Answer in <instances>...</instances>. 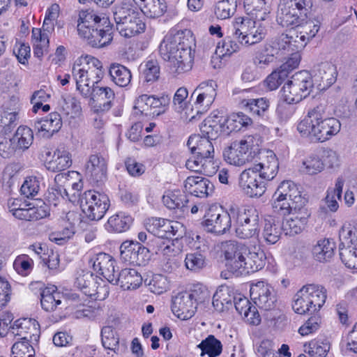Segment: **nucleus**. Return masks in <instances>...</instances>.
<instances>
[{"mask_svg":"<svg viewBox=\"0 0 357 357\" xmlns=\"http://www.w3.org/2000/svg\"><path fill=\"white\" fill-rule=\"evenodd\" d=\"M304 169L303 172L309 174H316L324 169V163L319 156L312 155L303 161Z\"/></svg>","mask_w":357,"mask_h":357,"instance_id":"obj_63","label":"nucleus"},{"mask_svg":"<svg viewBox=\"0 0 357 357\" xmlns=\"http://www.w3.org/2000/svg\"><path fill=\"white\" fill-rule=\"evenodd\" d=\"M282 227L275 224L273 219L266 220L263 231V236L266 242L269 244L277 243L281 235Z\"/></svg>","mask_w":357,"mask_h":357,"instance_id":"obj_53","label":"nucleus"},{"mask_svg":"<svg viewBox=\"0 0 357 357\" xmlns=\"http://www.w3.org/2000/svg\"><path fill=\"white\" fill-rule=\"evenodd\" d=\"M326 105L319 104L310 109L305 117L301 120L297 130L305 137L312 142H324L337 135L341 129L340 121L326 116Z\"/></svg>","mask_w":357,"mask_h":357,"instance_id":"obj_2","label":"nucleus"},{"mask_svg":"<svg viewBox=\"0 0 357 357\" xmlns=\"http://www.w3.org/2000/svg\"><path fill=\"white\" fill-rule=\"evenodd\" d=\"M169 102L170 97L168 95H162L158 98L155 96L143 94L137 99L134 109H139L146 116H159L165 112V108Z\"/></svg>","mask_w":357,"mask_h":357,"instance_id":"obj_10","label":"nucleus"},{"mask_svg":"<svg viewBox=\"0 0 357 357\" xmlns=\"http://www.w3.org/2000/svg\"><path fill=\"white\" fill-rule=\"evenodd\" d=\"M74 284L85 295L91 298L94 297L96 300H104L109 294L108 287L97 286L96 278L89 271L79 274Z\"/></svg>","mask_w":357,"mask_h":357,"instance_id":"obj_11","label":"nucleus"},{"mask_svg":"<svg viewBox=\"0 0 357 357\" xmlns=\"http://www.w3.org/2000/svg\"><path fill=\"white\" fill-rule=\"evenodd\" d=\"M81 60L75 62L72 68V75L76 82L77 90L79 91L82 96L88 98L91 93L92 86L89 85V76L91 75L90 68L86 69L85 66L81 68Z\"/></svg>","mask_w":357,"mask_h":357,"instance_id":"obj_22","label":"nucleus"},{"mask_svg":"<svg viewBox=\"0 0 357 357\" xmlns=\"http://www.w3.org/2000/svg\"><path fill=\"white\" fill-rule=\"evenodd\" d=\"M142 283V277L134 268H124L116 274L113 284H120L124 290L135 289Z\"/></svg>","mask_w":357,"mask_h":357,"instance_id":"obj_26","label":"nucleus"},{"mask_svg":"<svg viewBox=\"0 0 357 357\" xmlns=\"http://www.w3.org/2000/svg\"><path fill=\"white\" fill-rule=\"evenodd\" d=\"M162 202L169 209L178 208L184 212L188 200L185 195L180 192H174L167 195H164L162 197Z\"/></svg>","mask_w":357,"mask_h":357,"instance_id":"obj_50","label":"nucleus"},{"mask_svg":"<svg viewBox=\"0 0 357 357\" xmlns=\"http://www.w3.org/2000/svg\"><path fill=\"white\" fill-rule=\"evenodd\" d=\"M236 236L242 239H248L258 236L259 232V218L252 217L250 222L234 224Z\"/></svg>","mask_w":357,"mask_h":357,"instance_id":"obj_41","label":"nucleus"},{"mask_svg":"<svg viewBox=\"0 0 357 357\" xmlns=\"http://www.w3.org/2000/svg\"><path fill=\"white\" fill-rule=\"evenodd\" d=\"M287 77V74L279 68L266 77L264 83L269 90L273 91L278 89Z\"/></svg>","mask_w":357,"mask_h":357,"instance_id":"obj_64","label":"nucleus"},{"mask_svg":"<svg viewBox=\"0 0 357 357\" xmlns=\"http://www.w3.org/2000/svg\"><path fill=\"white\" fill-rule=\"evenodd\" d=\"M144 82L153 83L160 77V66L156 61L150 60L139 66Z\"/></svg>","mask_w":357,"mask_h":357,"instance_id":"obj_47","label":"nucleus"},{"mask_svg":"<svg viewBox=\"0 0 357 357\" xmlns=\"http://www.w3.org/2000/svg\"><path fill=\"white\" fill-rule=\"evenodd\" d=\"M311 75L317 89L324 91L335 82L337 71L334 64L325 61L315 65L312 70Z\"/></svg>","mask_w":357,"mask_h":357,"instance_id":"obj_14","label":"nucleus"},{"mask_svg":"<svg viewBox=\"0 0 357 357\" xmlns=\"http://www.w3.org/2000/svg\"><path fill=\"white\" fill-rule=\"evenodd\" d=\"M39 328V324L36 319L24 318L16 320L9 329L15 336L20 337L21 340L23 337L27 336L30 340L37 342L40 337Z\"/></svg>","mask_w":357,"mask_h":357,"instance_id":"obj_18","label":"nucleus"},{"mask_svg":"<svg viewBox=\"0 0 357 357\" xmlns=\"http://www.w3.org/2000/svg\"><path fill=\"white\" fill-rule=\"evenodd\" d=\"M206 257L199 251L186 255L185 265L188 270L197 272L206 266Z\"/></svg>","mask_w":357,"mask_h":357,"instance_id":"obj_55","label":"nucleus"},{"mask_svg":"<svg viewBox=\"0 0 357 357\" xmlns=\"http://www.w3.org/2000/svg\"><path fill=\"white\" fill-rule=\"evenodd\" d=\"M335 243L329 239H321L313 246L312 253L313 258L321 263L329 261L334 255Z\"/></svg>","mask_w":357,"mask_h":357,"instance_id":"obj_32","label":"nucleus"},{"mask_svg":"<svg viewBox=\"0 0 357 357\" xmlns=\"http://www.w3.org/2000/svg\"><path fill=\"white\" fill-rule=\"evenodd\" d=\"M184 188L190 194L197 197H207L214 190L213 184L201 176H188L185 181Z\"/></svg>","mask_w":357,"mask_h":357,"instance_id":"obj_20","label":"nucleus"},{"mask_svg":"<svg viewBox=\"0 0 357 357\" xmlns=\"http://www.w3.org/2000/svg\"><path fill=\"white\" fill-rule=\"evenodd\" d=\"M201 137L210 140L217 139L220 132L223 133L221 116H214L206 119L200 126Z\"/></svg>","mask_w":357,"mask_h":357,"instance_id":"obj_33","label":"nucleus"},{"mask_svg":"<svg viewBox=\"0 0 357 357\" xmlns=\"http://www.w3.org/2000/svg\"><path fill=\"white\" fill-rule=\"evenodd\" d=\"M344 183V179L342 177H338L335 182V188L331 192L328 191L326 201L328 207L333 212L336 211L338 208V204L335 197L337 199H341Z\"/></svg>","mask_w":357,"mask_h":357,"instance_id":"obj_56","label":"nucleus"},{"mask_svg":"<svg viewBox=\"0 0 357 357\" xmlns=\"http://www.w3.org/2000/svg\"><path fill=\"white\" fill-rule=\"evenodd\" d=\"M140 1L144 3L143 6L141 7V10L147 17L158 18L167 10V4L165 0H144Z\"/></svg>","mask_w":357,"mask_h":357,"instance_id":"obj_35","label":"nucleus"},{"mask_svg":"<svg viewBox=\"0 0 357 357\" xmlns=\"http://www.w3.org/2000/svg\"><path fill=\"white\" fill-rule=\"evenodd\" d=\"M313 6L312 0H280L276 20L282 27L298 26L307 18Z\"/></svg>","mask_w":357,"mask_h":357,"instance_id":"obj_4","label":"nucleus"},{"mask_svg":"<svg viewBox=\"0 0 357 357\" xmlns=\"http://www.w3.org/2000/svg\"><path fill=\"white\" fill-rule=\"evenodd\" d=\"M291 80L303 91L304 98L310 95L314 84L311 73L306 70L296 73L291 76Z\"/></svg>","mask_w":357,"mask_h":357,"instance_id":"obj_43","label":"nucleus"},{"mask_svg":"<svg viewBox=\"0 0 357 357\" xmlns=\"http://www.w3.org/2000/svg\"><path fill=\"white\" fill-rule=\"evenodd\" d=\"M62 126L61 115L58 112H52L45 119L35 123V128L39 132H43V137L50 138L57 132Z\"/></svg>","mask_w":357,"mask_h":357,"instance_id":"obj_27","label":"nucleus"},{"mask_svg":"<svg viewBox=\"0 0 357 357\" xmlns=\"http://www.w3.org/2000/svg\"><path fill=\"white\" fill-rule=\"evenodd\" d=\"M185 166L191 171L206 176H211L216 172L215 166L211 160L202 158L197 155H195L194 159L188 160Z\"/></svg>","mask_w":357,"mask_h":357,"instance_id":"obj_36","label":"nucleus"},{"mask_svg":"<svg viewBox=\"0 0 357 357\" xmlns=\"http://www.w3.org/2000/svg\"><path fill=\"white\" fill-rule=\"evenodd\" d=\"M266 255L263 250L258 249L251 251L247 248V253L242 266L243 273L256 272L261 269L266 264Z\"/></svg>","mask_w":357,"mask_h":357,"instance_id":"obj_28","label":"nucleus"},{"mask_svg":"<svg viewBox=\"0 0 357 357\" xmlns=\"http://www.w3.org/2000/svg\"><path fill=\"white\" fill-rule=\"evenodd\" d=\"M80 207L91 220H101L110 206L108 196L95 190H86L80 195Z\"/></svg>","mask_w":357,"mask_h":357,"instance_id":"obj_5","label":"nucleus"},{"mask_svg":"<svg viewBox=\"0 0 357 357\" xmlns=\"http://www.w3.org/2000/svg\"><path fill=\"white\" fill-rule=\"evenodd\" d=\"M271 205L273 213L282 217L290 215L294 212H297L306 206H297L298 204L293 203V201L275 195H273Z\"/></svg>","mask_w":357,"mask_h":357,"instance_id":"obj_30","label":"nucleus"},{"mask_svg":"<svg viewBox=\"0 0 357 357\" xmlns=\"http://www.w3.org/2000/svg\"><path fill=\"white\" fill-rule=\"evenodd\" d=\"M187 146L195 155L213 161L214 148L211 140L201 137L200 135H194L189 137Z\"/></svg>","mask_w":357,"mask_h":357,"instance_id":"obj_21","label":"nucleus"},{"mask_svg":"<svg viewBox=\"0 0 357 357\" xmlns=\"http://www.w3.org/2000/svg\"><path fill=\"white\" fill-rule=\"evenodd\" d=\"M19 117L10 115L0 110V133L7 135L17 126Z\"/></svg>","mask_w":357,"mask_h":357,"instance_id":"obj_62","label":"nucleus"},{"mask_svg":"<svg viewBox=\"0 0 357 357\" xmlns=\"http://www.w3.org/2000/svg\"><path fill=\"white\" fill-rule=\"evenodd\" d=\"M231 219L234 220V224L248 223L252 218H259L258 211L253 206L238 207L231 206L229 208Z\"/></svg>","mask_w":357,"mask_h":357,"instance_id":"obj_38","label":"nucleus"},{"mask_svg":"<svg viewBox=\"0 0 357 357\" xmlns=\"http://www.w3.org/2000/svg\"><path fill=\"white\" fill-rule=\"evenodd\" d=\"M56 158L48 163L47 169L52 172H61L72 165L71 155L65 150H57L54 153Z\"/></svg>","mask_w":357,"mask_h":357,"instance_id":"obj_46","label":"nucleus"},{"mask_svg":"<svg viewBox=\"0 0 357 357\" xmlns=\"http://www.w3.org/2000/svg\"><path fill=\"white\" fill-rule=\"evenodd\" d=\"M197 347L201 349V356L208 355V357H218L222 351V344L213 335H208L203 340Z\"/></svg>","mask_w":357,"mask_h":357,"instance_id":"obj_39","label":"nucleus"},{"mask_svg":"<svg viewBox=\"0 0 357 357\" xmlns=\"http://www.w3.org/2000/svg\"><path fill=\"white\" fill-rule=\"evenodd\" d=\"M292 216L282 222V229L286 235L294 236L301 233L307 225L310 213L306 207L291 213Z\"/></svg>","mask_w":357,"mask_h":357,"instance_id":"obj_19","label":"nucleus"},{"mask_svg":"<svg viewBox=\"0 0 357 357\" xmlns=\"http://www.w3.org/2000/svg\"><path fill=\"white\" fill-rule=\"evenodd\" d=\"M33 261L27 255H21L13 262L15 270L20 275H27L33 268Z\"/></svg>","mask_w":357,"mask_h":357,"instance_id":"obj_61","label":"nucleus"},{"mask_svg":"<svg viewBox=\"0 0 357 357\" xmlns=\"http://www.w3.org/2000/svg\"><path fill=\"white\" fill-rule=\"evenodd\" d=\"M137 249V242L132 241L123 242L120 246L122 261L135 265Z\"/></svg>","mask_w":357,"mask_h":357,"instance_id":"obj_59","label":"nucleus"},{"mask_svg":"<svg viewBox=\"0 0 357 357\" xmlns=\"http://www.w3.org/2000/svg\"><path fill=\"white\" fill-rule=\"evenodd\" d=\"M114 96V91L109 87L98 86L94 84L92 86L90 95L91 99L93 101L105 100L102 103L100 102L99 108L101 111H108L111 108Z\"/></svg>","mask_w":357,"mask_h":357,"instance_id":"obj_31","label":"nucleus"},{"mask_svg":"<svg viewBox=\"0 0 357 357\" xmlns=\"http://www.w3.org/2000/svg\"><path fill=\"white\" fill-rule=\"evenodd\" d=\"M29 337L24 336L21 341L16 342L11 348L13 357L35 356V350Z\"/></svg>","mask_w":357,"mask_h":357,"instance_id":"obj_48","label":"nucleus"},{"mask_svg":"<svg viewBox=\"0 0 357 357\" xmlns=\"http://www.w3.org/2000/svg\"><path fill=\"white\" fill-rule=\"evenodd\" d=\"M305 352L310 357H326L330 351V344L326 341L312 340L305 344Z\"/></svg>","mask_w":357,"mask_h":357,"instance_id":"obj_51","label":"nucleus"},{"mask_svg":"<svg viewBox=\"0 0 357 357\" xmlns=\"http://www.w3.org/2000/svg\"><path fill=\"white\" fill-rule=\"evenodd\" d=\"M250 297L254 303L261 309L270 310L275 307L277 296L272 287L260 281L250 287Z\"/></svg>","mask_w":357,"mask_h":357,"instance_id":"obj_13","label":"nucleus"},{"mask_svg":"<svg viewBox=\"0 0 357 357\" xmlns=\"http://www.w3.org/2000/svg\"><path fill=\"white\" fill-rule=\"evenodd\" d=\"M281 91L284 101L289 104L298 103L305 98L303 91L291 79L283 86Z\"/></svg>","mask_w":357,"mask_h":357,"instance_id":"obj_49","label":"nucleus"},{"mask_svg":"<svg viewBox=\"0 0 357 357\" xmlns=\"http://www.w3.org/2000/svg\"><path fill=\"white\" fill-rule=\"evenodd\" d=\"M56 287L52 286L46 287L40 293V304L42 308L46 312L54 311L57 305L61 303L60 294L56 292Z\"/></svg>","mask_w":357,"mask_h":357,"instance_id":"obj_34","label":"nucleus"},{"mask_svg":"<svg viewBox=\"0 0 357 357\" xmlns=\"http://www.w3.org/2000/svg\"><path fill=\"white\" fill-rule=\"evenodd\" d=\"M107 162L99 154L91 155L86 165V175L97 185L102 184L107 178Z\"/></svg>","mask_w":357,"mask_h":357,"instance_id":"obj_16","label":"nucleus"},{"mask_svg":"<svg viewBox=\"0 0 357 357\" xmlns=\"http://www.w3.org/2000/svg\"><path fill=\"white\" fill-rule=\"evenodd\" d=\"M276 57L275 50L266 43L261 50L257 52L253 59V63L257 67L264 68L274 62Z\"/></svg>","mask_w":357,"mask_h":357,"instance_id":"obj_45","label":"nucleus"},{"mask_svg":"<svg viewBox=\"0 0 357 357\" xmlns=\"http://www.w3.org/2000/svg\"><path fill=\"white\" fill-rule=\"evenodd\" d=\"M296 26L297 35L294 40L296 44L294 45L297 50H301L305 47L307 43L312 40L320 29L321 22L317 19L307 20Z\"/></svg>","mask_w":357,"mask_h":357,"instance_id":"obj_15","label":"nucleus"},{"mask_svg":"<svg viewBox=\"0 0 357 357\" xmlns=\"http://www.w3.org/2000/svg\"><path fill=\"white\" fill-rule=\"evenodd\" d=\"M340 257L345 266L357 269V234L349 227L343 226L339 232Z\"/></svg>","mask_w":357,"mask_h":357,"instance_id":"obj_6","label":"nucleus"},{"mask_svg":"<svg viewBox=\"0 0 357 357\" xmlns=\"http://www.w3.org/2000/svg\"><path fill=\"white\" fill-rule=\"evenodd\" d=\"M258 174L252 167L243 171L238 178V186L242 192L250 197H259L266 191L264 181H259Z\"/></svg>","mask_w":357,"mask_h":357,"instance_id":"obj_12","label":"nucleus"},{"mask_svg":"<svg viewBox=\"0 0 357 357\" xmlns=\"http://www.w3.org/2000/svg\"><path fill=\"white\" fill-rule=\"evenodd\" d=\"M146 25L142 20L138 17V13L131 16V18L116 25V30L121 36L125 38H131L145 31Z\"/></svg>","mask_w":357,"mask_h":357,"instance_id":"obj_29","label":"nucleus"},{"mask_svg":"<svg viewBox=\"0 0 357 357\" xmlns=\"http://www.w3.org/2000/svg\"><path fill=\"white\" fill-rule=\"evenodd\" d=\"M100 22L95 23L93 28L85 30L79 36L92 47H104L109 45L113 40L114 27L109 19L103 17L102 22Z\"/></svg>","mask_w":357,"mask_h":357,"instance_id":"obj_7","label":"nucleus"},{"mask_svg":"<svg viewBox=\"0 0 357 357\" xmlns=\"http://www.w3.org/2000/svg\"><path fill=\"white\" fill-rule=\"evenodd\" d=\"M217 86V84L214 81L210 80L201 83L195 90V92H201L204 95V98H205V108L208 107L213 102L216 96Z\"/></svg>","mask_w":357,"mask_h":357,"instance_id":"obj_57","label":"nucleus"},{"mask_svg":"<svg viewBox=\"0 0 357 357\" xmlns=\"http://www.w3.org/2000/svg\"><path fill=\"white\" fill-rule=\"evenodd\" d=\"M33 133L27 126H20L17 129L13 138L10 139V144H16V148L26 150L32 144Z\"/></svg>","mask_w":357,"mask_h":357,"instance_id":"obj_37","label":"nucleus"},{"mask_svg":"<svg viewBox=\"0 0 357 357\" xmlns=\"http://www.w3.org/2000/svg\"><path fill=\"white\" fill-rule=\"evenodd\" d=\"M132 218L130 215H125L122 213L111 216L108 221V226L116 232H123L129 229Z\"/></svg>","mask_w":357,"mask_h":357,"instance_id":"obj_54","label":"nucleus"},{"mask_svg":"<svg viewBox=\"0 0 357 357\" xmlns=\"http://www.w3.org/2000/svg\"><path fill=\"white\" fill-rule=\"evenodd\" d=\"M138 13L135 9L131 8L130 5L123 3L120 6H115L114 8L113 14L114 19L116 22V26L123 23L126 20L131 18V16H134Z\"/></svg>","mask_w":357,"mask_h":357,"instance_id":"obj_60","label":"nucleus"},{"mask_svg":"<svg viewBox=\"0 0 357 357\" xmlns=\"http://www.w3.org/2000/svg\"><path fill=\"white\" fill-rule=\"evenodd\" d=\"M266 162L255 165L252 168L259 174V179L271 181L275 178L279 167L278 160L272 151H267Z\"/></svg>","mask_w":357,"mask_h":357,"instance_id":"obj_25","label":"nucleus"},{"mask_svg":"<svg viewBox=\"0 0 357 357\" xmlns=\"http://www.w3.org/2000/svg\"><path fill=\"white\" fill-rule=\"evenodd\" d=\"M102 17L96 15L93 10H81L79 13L77 29L78 35H82L85 30H89L95 26L94 24H100Z\"/></svg>","mask_w":357,"mask_h":357,"instance_id":"obj_42","label":"nucleus"},{"mask_svg":"<svg viewBox=\"0 0 357 357\" xmlns=\"http://www.w3.org/2000/svg\"><path fill=\"white\" fill-rule=\"evenodd\" d=\"M326 290L319 284H307L293 298L292 308L297 314H313L319 311L326 299Z\"/></svg>","mask_w":357,"mask_h":357,"instance_id":"obj_3","label":"nucleus"},{"mask_svg":"<svg viewBox=\"0 0 357 357\" xmlns=\"http://www.w3.org/2000/svg\"><path fill=\"white\" fill-rule=\"evenodd\" d=\"M245 109L258 116H264L269 107V100L265 98L250 99L245 104Z\"/></svg>","mask_w":357,"mask_h":357,"instance_id":"obj_58","label":"nucleus"},{"mask_svg":"<svg viewBox=\"0 0 357 357\" xmlns=\"http://www.w3.org/2000/svg\"><path fill=\"white\" fill-rule=\"evenodd\" d=\"M101 340L102 346L116 352L119 349V337L112 326H104L101 330Z\"/></svg>","mask_w":357,"mask_h":357,"instance_id":"obj_52","label":"nucleus"},{"mask_svg":"<svg viewBox=\"0 0 357 357\" xmlns=\"http://www.w3.org/2000/svg\"><path fill=\"white\" fill-rule=\"evenodd\" d=\"M115 264L116 261L112 256L105 253H99L93 261V267L94 271L113 284L116 276Z\"/></svg>","mask_w":357,"mask_h":357,"instance_id":"obj_23","label":"nucleus"},{"mask_svg":"<svg viewBox=\"0 0 357 357\" xmlns=\"http://www.w3.org/2000/svg\"><path fill=\"white\" fill-rule=\"evenodd\" d=\"M197 309L194 301L190 298L188 291L178 293L172 298V311L179 319L186 320L191 318Z\"/></svg>","mask_w":357,"mask_h":357,"instance_id":"obj_17","label":"nucleus"},{"mask_svg":"<svg viewBox=\"0 0 357 357\" xmlns=\"http://www.w3.org/2000/svg\"><path fill=\"white\" fill-rule=\"evenodd\" d=\"M234 142L231 145L223 151L225 160L235 166H242L253 158L250 143L252 139Z\"/></svg>","mask_w":357,"mask_h":357,"instance_id":"obj_9","label":"nucleus"},{"mask_svg":"<svg viewBox=\"0 0 357 357\" xmlns=\"http://www.w3.org/2000/svg\"><path fill=\"white\" fill-rule=\"evenodd\" d=\"M202 227L207 232L223 234L231 227L230 211L209 208L200 222Z\"/></svg>","mask_w":357,"mask_h":357,"instance_id":"obj_8","label":"nucleus"},{"mask_svg":"<svg viewBox=\"0 0 357 357\" xmlns=\"http://www.w3.org/2000/svg\"><path fill=\"white\" fill-rule=\"evenodd\" d=\"M109 73L112 81L121 87H126L130 83L131 72L123 65L119 63L112 64Z\"/></svg>","mask_w":357,"mask_h":357,"instance_id":"obj_40","label":"nucleus"},{"mask_svg":"<svg viewBox=\"0 0 357 357\" xmlns=\"http://www.w3.org/2000/svg\"><path fill=\"white\" fill-rule=\"evenodd\" d=\"M273 195L289 199L293 203L298 204L297 206H306L307 203V198L302 195L298 186L291 181H282Z\"/></svg>","mask_w":357,"mask_h":357,"instance_id":"obj_24","label":"nucleus"},{"mask_svg":"<svg viewBox=\"0 0 357 357\" xmlns=\"http://www.w3.org/2000/svg\"><path fill=\"white\" fill-rule=\"evenodd\" d=\"M233 36L234 38H237V41L241 44L243 38L248 36L250 29L256 27V21L250 18L238 17L234 23Z\"/></svg>","mask_w":357,"mask_h":357,"instance_id":"obj_44","label":"nucleus"},{"mask_svg":"<svg viewBox=\"0 0 357 357\" xmlns=\"http://www.w3.org/2000/svg\"><path fill=\"white\" fill-rule=\"evenodd\" d=\"M190 33L188 30L169 33L160 45L159 52L162 58L169 62L170 69L174 73L181 74L192 69V40L188 37Z\"/></svg>","mask_w":357,"mask_h":357,"instance_id":"obj_1","label":"nucleus"}]
</instances>
